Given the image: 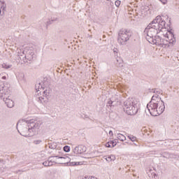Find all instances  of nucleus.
<instances>
[{"label": "nucleus", "mask_w": 179, "mask_h": 179, "mask_svg": "<svg viewBox=\"0 0 179 179\" xmlns=\"http://www.w3.org/2000/svg\"><path fill=\"white\" fill-rule=\"evenodd\" d=\"M16 174H17V173H23V171L22 170H18L17 171L15 172Z\"/></svg>", "instance_id": "nucleus-36"}, {"label": "nucleus", "mask_w": 179, "mask_h": 179, "mask_svg": "<svg viewBox=\"0 0 179 179\" xmlns=\"http://www.w3.org/2000/svg\"><path fill=\"white\" fill-rule=\"evenodd\" d=\"M27 134H20V135H22V136H23V135H29V133H27Z\"/></svg>", "instance_id": "nucleus-40"}, {"label": "nucleus", "mask_w": 179, "mask_h": 179, "mask_svg": "<svg viewBox=\"0 0 179 179\" xmlns=\"http://www.w3.org/2000/svg\"><path fill=\"white\" fill-rule=\"evenodd\" d=\"M1 79H3V80H6V76H3L2 78H1Z\"/></svg>", "instance_id": "nucleus-37"}, {"label": "nucleus", "mask_w": 179, "mask_h": 179, "mask_svg": "<svg viewBox=\"0 0 179 179\" xmlns=\"http://www.w3.org/2000/svg\"><path fill=\"white\" fill-rule=\"evenodd\" d=\"M117 62H119V64H117V66L119 68H122V66H124V65L122 64V60H121V59H117Z\"/></svg>", "instance_id": "nucleus-26"}, {"label": "nucleus", "mask_w": 179, "mask_h": 179, "mask_svg": "<svg viewBox=\"0 0 179 179\" xmlns=\"http://www.w3.org/2000/svg\"><path fill=\"white\" fill-rule=\"evenodd\" d=\"M170 36L171 37V39L167 37V39L165 40L159 36H155L154 38L150 42V44H155L156 45H163V44H166V43H169V44H172L174 45L176 44V37H174V34L173 31H169Z\"/></svg>", "instance_id": "nucleus-6"}, {"label": "nucleus", "mask_w": 179, "mask_h": 179, "mask_svg": "<svg viewBox=\"0 0 179 179\" xmlns=\"http://www.w3.org/2000/svg\"><path fill=\"white\" fill-rule=\"evenodd\" d=\"M16 76L18 82H21V83H24V82H26V79L24 78V73H18Z\"/></svg>", "instance_id": "nucleus-16"}, {"label": "nucleus", "mask_w": 179, "mask_h": 179, "mask_svg": "<svg viewBox=\"0 0 179 179\" xmlns=\"http://www.w3.org/2000/svg\"><path fill=\"white\" fill-rule=\"evenodd\" d=\"M90 179H97V178H96L94 176H91Z\"/></svg>", "instance_id": "nucleus-38"}, {"label": "nucleus", "mask_w": 179, "mask_h": 179, "mask_svg": "<svg viewBox=\"0 0 179 179\" xmlns=\"http://www.w3.org/2000/svg\"><path fill=\"white\" fill-rule=\"evenodd\" d=\"M148 26H151L152 29H154V30H156L159 33V31H162V29H166V21L163 20L162 16L158 15Z\"/></svg>", "instance_id": "nucleus-7"}, {"label": "nucleus", "mask_w": 179, "mask_h": 179, "mask_svg": "<svg viewBox=\"0 0 179 179\" xmlns=\"http://www.w3.org/2000/svg\"><path fill=\"white\" fill-rule=\"evenodd\" d=\"M54 158H55V157H54V155L49 157L47 161H45L44 162H43V165L45 167H50V166H52L54 164V163H55Z\"/></svg>", "instance_id": "nucleus-13"}, {"label": "nucleus", "mask_w": 179, "mask_h": 179, "mask_svg": "<svg viewBox=\"0 0 179 179\" xmlns=\"http://www.w3.org/2000/svg\"><path fill=\"white\" fill-rule=\"evenodd\" d=\"M117 145V141H110L106 143V148H114V146Z\"/></svg>", "instance_id": "nucleus-18"}, {"label": "nucleus", "mask_w": 179, "mask_h": 179, "mask_svg": "<svg viewBox=\"0 0 179 179\" xmlns=\"http://www.w3.org/2000/svg\"><path fill=\"white\" fill-rule=\"evenodd\" d=\"M157 31L152 28L151 25H148L145 29L143 35L145 36L146 40L150 43L155 38V36L157 34Z\"/></svg>", "instance_id": "nucleus-9"}, {"label": "nucleus", "mask_w": 179, "mask_h": 179, "mask_svg": "<svg viewBox=\"0 0 179 179\" xmlns=\"http://www.w3.org/2000/svg\"><path fill=\"white\" fill-rule=\"evenodd\" d=\"M124 110L128 115H135L138 113L139 101L135 98H129L123 103Z\"/></svg>", "instance_id": "nucleus-3"}, {"label": "nucleus", "mask_w": 179, "mask_h": 179, "mask_svg": "<svg viewBox=\"0 0 179 179\" xmlns=\"http://www.w3.org/2000/svg\"><path fill=\"white\" fill-rule=\"evenodd\" d=\"M147 174L150 179H159L157 174H156L152 169H150L148 172H147Z\"/></svg>", "instance_id": "nucleus-15"}, {"label": "nucleus", "mask_w": 179, "mask_h": 179, "mask_svg": "<svg viewBox=\"0 0 179 179\" xmlns=\"http://www.w3.org/2000/svg\"><path fill=\"white\" fill-rule=\"evenodd\" d=\"M120 96L118 95H113L107 103L108 107H115V106H120Z\"/></svg>", "instance_id": "nucleus-10"}, {"label": "nucleus", "mask_w": 179, "mask_h": 179, "mask_svg": "<svg viewBox=\"0 0 179 179\" xmlns=\"http://www.w3.org/2000/svg\"><path fill=\"white\" fill-rule=\"evenodd\" d=\"M2 68H4V69H10L12 68V64H3L1 65Z\"/></svg>", "instance_id": "nucleus-25"}, {"label": "nucleus", "mask_w": 179, "mask_h": 179, "mask_svg": "<svg viewBox=\"0 0 179 179\" xmlns=\"http://www.w3.org/2000/svg\"><path fill=\"white\" fill-rule=\"evenodd\" d=\"M44 99H46V97L39 96L37 98V101H39L41 103H44Z\"/></svg>", "instance_id": "nucleus-28"}, {"label": "nucleus", "mask_w": 179, "mask_h": 179, "mask_svg": "<svg viewBox=\"0 0 179 179\" xmlns=\"http://www.w3.org/2000/svg\"><path fill=\"white\" fill-rule=\"evenodd\" d=\"M41 89H43V86L41 85L40 83L36 85V90H37V92H39V90H41Z\"/></svg>", "instance_id": "nucleus-29"}, {"label": "nucleus", "mask_w": 179, "mask_h": 179, "mask_svg": "<svg viewBox=\"0 0 179 179\" xmlns=\"http://www.w3.org/2000/svg\"><path fill=\"white\" fill-rule=\"evenodd\" d=\"M74 155H83L86 152V148L85 145H78L73 148V150Z\"/></svg>", "instance_id": "nucleus-11"}, {"label": "nucleus", "mask_w": 179, "mask_h": 179, "mask_svg": "<svg viewBox=\"0 0 179 179\" xmlns=\"http://www.w3.org/2000/svg\"><path fill=\"white\" fill-rule=\"evenodd\" d=\"M103 159H105L106 162H108V163H110V162H114L115 160V155H108V157L105 156L103 157Z\"/></svg>", "instance_id": "nucleus-19"}, {"label": "nucleus", "mask_w": 179, "mask_h": 179, "mask_svg": "<svg viewBox=\"0 0 179 179\" xmlns=\"http://www.w3.org/2000/svg\"><path fill=\"white\" fill-rule=\"evenodd\" d=\"M166 109V106H164V101H159V102H156V101H150L147 104V110H145L146 114L150 113L152 117H157V115H160V114H163L164 113V110Z\"/></svg>", "instance_id": "nucleus-1"}, {"label": "nucleus", "mask_w": 179, "mask_h": 179, "mask_svg": "<svg viewBox=\"0 0 179 179\" xmlns=\"http://www.w3.org/2000/svg\"><path fill=\"white\" fill-rule=\"evenodd\" d=\"M164 143H166V142H165V143H162V145H166V144H164Z\"/></svg>", "instance_id": "nucleus-42"}, {"label": "nucleus", "mask_w": 179, "mask_h": 179, "mask_svg": "<svg viewBox=\"0 0 179 179\" xmlns=\"http://www.w3.org/2000/svg\"><path fill=\"white\" fill-rule=\"evenodd\" d=\"M48 146L50 149H57V143L53 142V143H49Z\"/></svg>", "instance_id": "nucleus-23"}, {"label": "nucleus", "mask_w": 179, "mask_h": 179, "mask_svg": "<svg viewBox=\"0 0 179 179\" xmlns=\"http://www.w3.org/2000/svg\"><path fill=\"white\" fill-rule=\"evenodd\" d=\"M132 36V32L127 29H121L118 33L117 43L121 45H125L127 42L129 41V38Z\"/></svg>", "instance_id": "nucleus-8"}, {"label": "nucleus", "mask_w": 179, "mask_h": 179, "mask_svg": "<svg viewBox=\"0 0 179 179\" xmlns=\"http://www.w3.org/2000/svg\"><path fill=\"white\" fill-rule=\"evenodd\" d=\"M26 122L28 127L27 130V134H28V135H23L25 138L36 135L37 131L40 129V127L43 124V122L41 120H36L34 119L26 120Z\"/></svg>", "instance_id": "nucleus-5"}, {"label": "nucleus", "mask_w": 179, "mask_h": 179, "mask_svg": "<svg viewBox=\"0 0 179 179\" xmlns=\"http://www.w3.org/2000/svg\"><path fill=\"white\" fill-rule=\"evenodd\" d=\"M5 9H6V3H5V0H0V15L1 13H3L5 12Z\"/></svg>", "instance_id": "nucleus-17"}, {"label": "nucleus", "mask_w": 179, "mask_h": 179, "mask_svg": "<svg viewBox=\"0 0 179 179\" xmlns=\"http://www.w3.org/2000/svg\"><path fill=\"white\" fill-rule=\"evenodd\" d=\"M46 93V92L45 91H43V94H45Z\"/></svg>", "instance_id": "nucleus-41"}, {"label": "nucleus", "mask_w": 179, "mask_h": 179, "mask_svg": "<svg viewBox=\"0 0 179 179\" xmlns=\"http://www.w3.org/2000/svg\"><path fill=\"white\" fill-rule=\"evenodd\" d=\"M63 149H64V152H68L71 150V147H69L68 145H65Z\"/></svg>", "instance_id": "nucleus-30"}, {"label": "nucleus", "mask_w": 179, "mask_h": 179, "mask_svg": "<svg viewBox=\"0 0 179 179\" xmlns=\"http://www.w3.org/2000/svg\"><path fill=\"white\" fill-rule=\"evenodd\" d=\"M54 157L57 159H61V164H65V166H69V162H71V158L69 157H61L59 155H54Z\"/></svg>", "instance_id": "nucleus-12"}, {"label": "nucleus", "mask_w": 179, "mask_h": 179, "mask_svg": "<svg viewBox=\"0 0 179 179\" xmlns=\"http://www.w3.org/2000/svg\"><path fill=\"white\" fill-rule=\"evenodd\" d=\"M148 155H156V151H150L149 152H147Z\"/></svg>", "instance_id": "nucleus-33"}, {"label": "nucleus", "mask_w": 179, "mask_h": 179, "mask_svg": "<svg viewBox=\"0 0 179 179\" xmlns=\"http://www.w3.org/2000/svg\"><path fill=\"white\" fill-rule=\"evenodd\" d=\"M80 164H82V162H71V161H70L69 162L68 166H80Z\"/></svg>", "instance_id": "nucleus-24"}, {"label": "nucleus", "mask_w": 179, "mask_h": 179, "mask_svg": "<svg viewBox=\"0 0 179 179\" xmlns=\"http://www.w3.org/2000/svg\"><path fill=\"white\" fill-rule=\"evenodd\" d=\"M10 96V90L9 86L0 84V99L4 101L8 108H12L15 106L13 101L9 98Z\"/></svg>", "instance_id": "nucleus-4"}, {"label": "nucleus", "mask_w": 179, "mask_h": 179, "mask_svg": "<svg viewBox=\"0 0 179 179\" xmlns=\"http://www.w3.org/2000/svg\"><path fill=\"white\" fill-rule=\"evenodd\" d=\"M153 101L157 103H159V101H163L162 100V98H159V94H157L152 96L150 101Z\"/></svg>", "instance_id": "nucleus-20"}, {"label": "nucleus", "mask_w": 179, "mask_h": 179, "mask_svg": "<svg viewBox=\"0 0 179 179\" xmlns=\"http://www.w3.org/2000/svg\"><path fill=\"white\" fill-rule=\"evenodd\" d=\"M52 22H54V20H52Z\"/></svg>", "instance_id": "nucleus-44"}, {"label": "nucleus", "mask_w": 179, "mask_h": 179, "mask_svg": "<svg viewBox=\"0 0 179 179\" xmlns=\"http://www.w3.org/2000/svg\"><path fill=\"white\" fill-rule=\"evenodd\" d=\"M161 156L165 157L166 159H177L178 156L177 155L171 154L167 152H162Z\"/></svg>", "instance_id": "nucleus-14"}, {"label": "nucleus", "mask_w": 179, "mask_h": 179, "mask_svg": "<svg viewBox=\"0 0 179 179\" xmlns=\"http://www.w3.org/2000/svg\"><path fill=\"white\" fill-rule=\"evenodd\" d=\"M109 135H113V131L110 130V131H109Z\"/></svg>", "instance_id": "nucleus-39"}, {"label": "nucleus", "mask_w": 179, "mask_h": 179, "mask_svg": "<svg viewBox=\"0 0 179 179\" xmlns=\"http://www.w3.org/2000/svg\"><path fill=\"white\" fill-rule=\"evenodd\" d=\"M151 92L155 93V94H163V91L162 90L152 89Z\"/></svg>", "instance_id": "nucleus-21"}, {"label": "nucleus", "mask_w": 179, "mask_h": 179, "mask_svg": "<svg viewBox=\"0 0 179 179\" xmlns=\"http://www.w3.org/2000/svg\"><path fill=\"white\" fill-rule=\"evenodd\" d=\"M85 178H89V177L88 176H87V177L85 176Z\"/></svg>", "instance_id": "nucleus-43"}, {"label": "nucleus", "mask_w": 179, "mask_h": 179, "mask_svg": "<svg viewBox=\"0 0 179 179\" xmlns=\"http://www.w3.org/2000/svg\"><path fill=\"white\" fill-rule=\"evenodd\" d=\"M113 52H114L115 55V54H118V49L114 48V49H113Z\"/></svg>", "instance_id": "nucleus-35"}, {"label": "nucleus", "mask_w": 179, "mask_h": 179, "mask_svg": "<svg viewBox=\"0 0 179 179\" xmlns=\"http://www.w3.org/2000/svg\"><path fill=\"white\" fill-rule=\"evenodd\" d=\"M34 143L35 145H40V143H41V140H36L34 141Z\"/></svg>", "instance_id": "nucleus-32"}, {"label": "nucleus", "mask_w": 179, "mask_h": 179, "mask_svg": "<svg viewBox=\"0 0 179 179\" xmlns=\"http://www.w3.org/2000/svg\"><path fill=\"white\" fill-rule=\"evenodd\" d=\"M160 2H162L164 5H166L167 3V0H159Z\"/></svg>", "instance_id": "nucleus-34"}, {"label": "nucleus", "mask_w": 179, "mask_h": 179, "mask_svg": "<svg viewBox=\"0 0 179 179\" xmlns=\"http://www.w3.org/2000/svg\"><path fill=\"white\" fill-rule=\"evenodd\" d=\"M117 139H119V141H121L122 142H124V141H125L127 139V138L123 134H118Z\"/></svg>", "instance_id": "nucleus-22"}, {"label": "nucleus", "mask_w": 179, "mask_h": 179, "mask_svg": "<svg viewBox=\"0 0 179 179\" xmlns=\"http://www.w3.org/2000/svg\"><path fill=\"white\" fill-rule=\"evenodd\" d=\"M115 6H117L118 8V6H120V5H121V1H120V0H117L115 2Z\"/></svg>", "instance_id": "nucleus-31"}, {"label": "nucleus", "mask_w": 179, "mask_h": 179, "mask_svg": "<svg viewBox=\"0 0 179 179\" xmlns=\"http://www.w3.org/2000/svg\"><path fill=\"white\" fill-rule=\"evenodd\" d=\"M106 1H110V0H106Z\"/></svg>", "instance_id": "nucleus-45"}, {"label": "nucleus", "mask_w": 179, "mask_h": 179, "mask_svg": "<svg viewBox=\"0 0 179 179\" xmlns=\"http://www.w3.org/2000/svg\"><path fill=\"white\" fill-rule=\"evenodd\" d=\"M34 46H27L24 50H19L17 52V57L20 61H22L24 64L28 62V61H33L36 58V54L34 53Z\"/></svg>", "instance_id": "nucleus-2"}, {"label": "nucleus", "mask_w": 179, "mask_h": 179, "mask_svg": "<svg viewBox=\"0 0 179 179\" xmlns=\"http://www.w3.org/2000/svg\"><path fill=\"white\" fill-rule=\"evenodd\" d=\"M127 138H129V139H130V141H131V142H135V141H136V137H135L132 135L128 136Z\"/></svg>", "instance_id": "nucleus-27"}]
</instances>
